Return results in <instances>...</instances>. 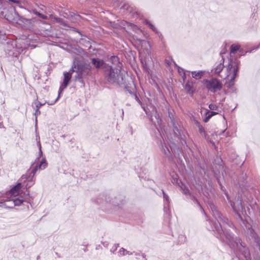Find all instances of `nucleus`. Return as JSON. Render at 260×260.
Segmentation results:
<instances>
[{"label": "nucleus", "instance_id": "aec40b11", "mask_svg": "<svg viewBox=\"0 0 260 260\" xmlns=\"http://www.w3.org/2000/svg\"><path fill=\"white\" fill-rule=\"evenodd\" d=\"M181 188L182 189V191L184 194H187L189 193V190L188 188Z\"/></svg>", "mask_w": 260, "mask_h": 260}, {"label": "nucleus", "instance_id": "bb28decb", "mask_svg": "<svg viewBox=\"0 0 260 260\" xmlns=\"http://www.w3.org/2000/svg\"><path fill=\"white\" fill-rule=\"evenodd\" d=\"M164 151H165V154L166 155H168V153L166 152V150L165 149H164Z\"/></svg>", "mask_w": 260, "mask_h": 260}, {"label": "nucleus", "instance_id": "1a4fd4ad", "mask_svg": "<svg viewBox=\"0 0 260 260\" xmlns=\"http://www.w3.org/2000/svg\"><path fill=\"white\" fill-rule=\"evenodd\" d=\"M24 202V200L22 199H20L19 198H16L15 199H12L9 200H5L4 203L6 202H9L11 203V205L12 206H19L21 205L22 203ZM13 206L11 207V208H12Z\"/></svg>", "mask_w": 260, "mask_h": 260}, {"label": "nucleus", "instance_id": "a878e982", "mask_svg": "<svg viewBox=\"0 0 260 260\" xmlns=\"http://www.w3.org/2000/svg\"><path fill=\"white\" fill-rule=\"evenodd\" d=\"M225 51L224 50V51H222L221 52H220V54H225Z\"/></svg>", "mask_w": 260, "mask_h": 260}, {"label": "nucleus", "instance_id": "9d476101", "mask_svg": "<svg viewBox=\"0 0 260 260\" xmlns=\"http://www.w3.org/2000/svg\"><path fill=\"white\" fill-rule=\"evenodd\" d=\"M231 54H235L238 51L241 52V46L239 44H233L230 47Z\"/></svg>", "mask_w": 260, "mask_h": 260}, {"label": "nucleus", "instance_id": "20e7f679", "mask_svg": "<svg viewBox=\"0 0 260 260\" xmlns=\"http://www.w3.org/2000/svg\"><path fill=\"white\" fill-rule=\"evenodd\" d=\"M226 69L228 71V74L226 76V78L229 79L231 74H232V76L230 78V81L231 85H233L234 80L237 75V73L239 70V67L238 64L235 62L230 63Z\"/></svg>", "mask_w": 260, "mask_h": 260}, {"label": "nucleus", "instance_id": "2eb2a0df", "mask_svg": "<svg viewBox=\"0 0 260 260\" xmlns=\"http://www.w3.org/2000/svg\"><path fill=\"white\" fill-rule=\"evenodd\" d=\"M195 124L198 126L200 133L201 134H204L205 135V131L204 127L203 126V125H202L200 123V122L199 121H196Z\"/></svg>", "mask_w": 260, "mask_h": 260}, {"label": "nucleus", "instance_id": "9b49d317", "mask_svg": "<svg viewBox=\"0 0 260 260\" xmlns=\"http://www.w3.org/2000/svg\"><path fill=\"white\" fill-rule=\"evenodd\" d=\"M204 72L203 71H193L191 72L192 77L196 79H200L203 76Z\"/></svg>", "mask_w": 260, "mask_h": 260}, {"label": "nucleus", "instance_id": "b1692460", "mask_svg": "<svg viewBox=\"0 0 260 260\" xmlns=\"http://www.w3.org/2000/svg\"><path fill=\"white\" fill-rule=\"evenodd\" d=\"M41 105H42L40 103H39L36 106H37V108H39Z\"/></svg>", "mask_w": 260, "mask_h": 260}, {"label": "nucleus", "instance_id": "ddd939ff", "mask_svg": "<svg viewBox=\"0 0 260 260\" xmlns=\"http://www.w3.org/2000/svg\"><path fill=\"white\" fill-rule=\"evenodd\" d=\"M184 88H185V90L187 92L192 95L193 91L192 90V84L191 82H187L186 83V84H185Z\"/></svg>", "mask_w": 260, "mask_h": 260}, {"label": "nucleus", "instance_id": "f257e3e1", "mask_svg": "<svg viewBox=\"0 0 260 260\" xmlns=\"http://www.w3.org/2000/svg\"><path fill=\"white\" fill-rule=\"evenodd\" d=\"M206 88L212 92H216L220 91L222 88L221 81L215 78H212L208 80L205 79L202 81Z\"/></svg>", "mask_w": 260, "mask_h": 260}, {"label": "nucleus", "instance_id": "0eeeda50", "mask_svg": "<svg viewBox=\"0 0 260 260\" xmlns=\"http://www.w3.org/2000/svg\"><path fill=\"white\" fill-rule=\"evenodd\" d=\"M91 62L96 69L106 68V64L103 60L100 59L99 58H92Z\"/></svg>", "mask_w": 260, "mask_h": 260}, {"label": "nucleus", "instance_id": "c85d7f7f", "mask_svg": "<svg viewBox=\"0 0 260 260\" xmlns=\"http://www.w3.org/2000/svg\"><path fill=\"white\" fill-rule=\"evenodd\" d=\"M2 2V0H0V3L1 4Z\"/></svg>", "mask_w": 260, "mask_h": 260}, {"label": "nucleus", "instance_id": "dca6fc26", "mask_svg": "<svg viewBox=\"0 0 260 260\" xmlns=\"http://www.w3.org/2000/svg\"><path fill=\"white\" fill-rule=\"evenodd\" d=\"M34 13L43 19L46 20L48 19V17L46 15H43L36 11H34Z\"/></svg>", "mask_w": 260, "mask_h": 260}, {"label": "nucleus", "instance_id": "a211bd4d", "mask_svg": "<svg viewBox=\"0 0 260 260\" xmlns=\"http://www.w3.org/2000/svg\"><path fill=\"white\" fill-rule=\"evenodd\" d=\"M145 22L146 24H147L152 30H153V31L155 30V26L153 24H152L150 21L146 20Z\"/></svg>", "mask_w": 260, "mask_h": 260}, {"label": "nucleus", "instance_id": "6ab92c4d", "mask_svg": "<svg viewBox=\"0 0 260 260\" xmlns=\"http://www.w3.org/2000/svg\"><path fill=\"white\" fill-rule=\"evenodd\" d=\"M208 115L210 116V118H211L213 116L217 114V112L211 111V112H208Z\"/></svg>", "mask_w": 260, "mask_h": 260}, {"label": "nucleus", "instance_id": "423d86ee", "mask_svg": "<svg viewBox=\"0 0 260 260\" xmlns=\"http://www.w3.org/2000/svg\"><path fill=\"white\" fill-rule=\"evenodd\" d=\"M64 76V79H63V87L61 86L59 88V92H61L63 89L66 88V87L69 84L70 80L72 78V75L68 72H64L63 73Z\"/></svg>", "mask_w": 260, "mask_h": 260}, {"label": "nucleus", "instance_id": "412c9836", "mask_svg": "<svg viewBox=\"0 0 260 260\" xmlns=\"http://www.w3.org/2000/svg\"><path fill=\"white\" fill-rule=\"evenodd\" d=\"M210 118H210V116H209V115H208L206 116V117L204 119V121L205 122H208V121L209 120V119Z\"/></svg>", "mask_w": 260, "mask_h": 260}, {"label": "nucleus", "instance_id": "4468645a", "mask_svg": "<svg viewBox=\"0 0 260 260\" xmlns=\"http://www.w3.org/2000/svg\"><path fill=\"white\" fill-rule=\"evenodd\" d=\"M5 17L6 19L9 21L12 22H14L15 21V18L12 14L8 11L7 12V13L5 14Z\"/></svg>", "mask_w": 260, "mask_h": 260}, {"label": "nucleus", "instance_id": "cd10ccee", "mask_svg": "<svg viewBox=\"0 0 260 260\" xmlns=\"http://www.w3.org/2000/svg\"><path fill=\"white\" fill-rule=\"evenodd\" d=\"M41 147H39V151H40V152H42V151H41Z\"/></svg>", "mask_w": 260, "mask_h": 260}, {"label": "nucleus", "instance_id": "f8f14e48", "mask_svg": "<svg viewBox=\"0 0 260 260\" xmlns=\"http://www.w3.org/2000/svg\"><path fill=\"white\" fill-rule=\"evenodd\" d=\"M223 62H224V61H223L222 62L219 63L215 67V68L214 69V72L216 74L219 75V74L221 73V72L223 69V68H224Z\"/></svg>", "mask_w": 260, "mask_h": 260}, {"label": "nucleus", "instance_id": "6e6552de", "mask_svg": "<svg viewBox=\"0 0 260 260\" xmlns=\"http://www.w3.org/2000/svg\"><path fill=\"white\" fill-rule=\"evenodd\" d=\"M47 166V163L46 162V160L45 158H43L41 162L37 164L35 168L32 170V173L35 174L36 172L38 170H42L45 169Z\"/></svg>", "mask_w": 260, "mask_h": 260}, {"label": "nucleus", "instance_id": "4be33fe9", "mask_svg": "<svg viewBox=\"0 0 260 260\" xmlns=\"http://www.w3.org/2000/svg\"><path fill=\"white\" fill-rule=\"evenodd\" d=\"M117 58L115 56H112L111 57L110 59L112 61L115 60Z\"/></svg>", "mask_w": 260, "mask_h": 260}, {"label": "nucleus", "instance_id": "7ed1b4c3", "mask_svg": "<svg viewBox=\"0 0 260 260\" xmlns=\"http://www.w3.org/2000/svg\"><path fill=\"white\" fill-rule=\"evenodd\" d=\"M109 70H106V75L108 81L111 83H115L118 81L119 79L120 70L117 68L109 67Z\"/></svg>", "mask_w": 260, "mask_h": 260}, {"label": "nucleus", "instance_id": "f03ea898", "mask_svg": "<svg viewBox=\"0 0 260 260\" xmlns=\"http://www.w3.org/2000/svg\"><path fill=\"white\" fill-rule=\"evenodd\" d=\"M76 68V65L75 62H74L72 65V68L70 69L69 71V73L72 75V74L76 72L78 73L80 75H84L85 72V70H87V72L86 73L87 75H88L91 72V67L89 64L86 63H78L77 64V70H75L74 69Z\"/></svg>", "mask_w": 260, "mask_h": 260}, {"label": "nucleus", "instance_id": "f3484780", "mask_svg": "<svg viewBox=\"0 0 260 260\" xmlns=\"http://www.w3.org/2000/svg\"><path fill=\"white\" fill-rule=\"evenodd\" d=\"M209 108L211 110H217L218 109V107L216 105L211 104L209 106Z\"/></svg>", "mask_w": 260, "mask_h": 260}, {"label": "nucleus", "instance_id": "5701e85b", "mask_svg": "<svg viewBox=\"0 0 260 260\" xmlns=\"http://www.w3.org/2000/svg\"><path fill=\"white\" fill-rule=\"evenodd\" d=\"M49 18H51V19H56L57 20V18H56L52 14H51L49 16Z\"/></svg>", "mask_w": 260, "mask_h": 260}, {"label": "nucleus", "instance_id": "39448f33", "mask_svg": "<svg viewBox=\"0 0 260 260\" xmlns=\"http://www.w3.org/2000/svg\"><path fill=\"white\" fill-rule=\"evenodd\" d=\"M21 184L20 183H17L9 191L8 194L13 197L19 195L21 192Z\"/></svg>", "mask_w": 260, "mask_h": 260}, {"label": "nucleus", "instance_id": "393cba45", "mask_svg": "<svg viewBox=\"0 0 260 260\" xmlns=\"http://www.w3.org/2000/svg\"><path fill=\"white\" fill-rule=\"evenodd\" d=\"M166 149H167V151L168 152V153L170 154V150L169 149V147H166Z\"/></svg>", "mask_w": 260, "mask_h": 260}]
</instances>
